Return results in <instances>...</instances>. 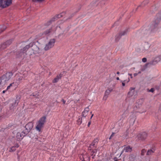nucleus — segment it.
<instances>
[{
  "label": "nucleus",
  "mask_w": 161,
  "mask_h": 161,
  "mask_svg": "<svg viewBox=\"0 0 161 161\" xmlns=\"http://www.w3.org/2000/svg\"><path fill=\"white\" fill-rule=\"evenodd\" d=\"M33 47L32 50L34 51V53L36 54L40 53L39 48L36 46H33V43L32 42L30 43L29 45H26L23 48L21 49L20 51L17 53V56L18 57L24 58L26 55V52L28 49L31 47Z\"/></svg>",
  "instance_id": "nucleus-1"
},
{
  "label": "nucleus",
  "mask_w": 161,
  "mask_h": 161,
  "mask_svg": "<svg viewBox=\"0 0 161 161\" xmlns=\"http://www.w3.org/2000/svg\"><path fill=\"white\" fill-rule=\"evenodd\" d=\"M46 117L44 116L41 118L36 123V129L39 132L41 131L46 121Z\"/></svg>",
  "instance_id": "nucleus-2"
},
{
  "label": "nucleus",
  "mask_w": 161,
  "mask_h": 161,
  "mask_svg": "<svg viewBox=\"0 0 161 161\" xmlns=\"http://www.w3.org/2000/svg\"><path fill=\"white\" fill-rule=\"evenodd\" d=\"M55 39H51L49 40V42L45 45L44 49L45 51H47L53 48L55 42Z\"/></svg>",
  "instance_id": "nucleus-3"
},
{
  "label": "nucleus",
  "mask_w": 161,
  "mask_h": 161,
  "mask_svg": "<svg viewBox=\"0 0 161 161\" xmlns=\"http://www.w3.org/2000/svg\"><path fill=\"white\" fill-rule=\"evenodd\" d=\"M13 74L11 72H8L3 75L1 78L0 80H3L4 81L6 82L9 80L12 77Z\"/></svg>",
  "instance_id": "nucleus-4"
},
{
  "label": "nucleus",
  "mask_w": 161,
  "mask_h": 161,
  "mask_svg": "<svg viewBox=\"0 0 161 161\" xmlns=\"http://www.w3.org/2000/svg\"><path fill=\"white\" fill-rule=\"evenodd\" d=\"M56 29L55 27H51V28L47 29L42 34L43 36H46L52 34L54 33Z\"/></svg>",
  "instance_id": "nucleus-5"
},
{
  "label": "nucleus",
  "mask_w": 161,
  "mask_h": 161,
  "mask_svg": "<svg viewBox=\"0 0 161 161\" xmlns=\"http://www.w3.org/2000/svg\"><path fill=\"white\" fill-rule=\"evenodd\" d=\"M137 136L139 140H143L146 138L147 134L146 132H142L138 135Z\"/></svg>",
  "instance_id": "nucleus-6"
},
{
  "label": "nucleus",
  "mask_w": 161,
  "mask_h": 161,
  "mask_svg": "<svg viewBox=\"0 0 161 161\" xmlns=\"http://www.w3.org/2000/svg\"><path fill=\"white\" fill-rule=\"evenodd\" d=\"M18 85H19L16 82H13L7 86L6 90H8L10 88H12V90H15Z\"/></svg>",
  "instance_id": "nucleus-7"
},
{
  "label": "nucleus",
  "mask_w": 161,
  "mask_h": 161,
  "mask_svg": "<svg viewBox=\"0 0 161 161\" xmlns=\"http://www.w3.org/2000/svg\"><path fill=\"white\" fill-rule=\"evenodd\" d=\"M3 2L5 4V7H6L12 3V0H0V7L2 6Z\"/></svg>",
  "instance_id": "nucleus-8"
},
{
  "label": "nucleus",
  "mask_w": 161,
  "mask_h": 161,
  "mask_svg": "<svg viewBox=\"0 0 161 161\" xmlns=\"http://www.w3.org/2000/svg\"><path fill=\"white\" fill-rule=\"evenodd\" d=\"M65 14L64 12H62V13L58 14L54 16L49 21V24L51 23V22L52 21H54L56 20H57V19L59 18L63 17Z\"/></svg>",
  "instance_id": "nucleus-9"
},
{
  "label": "nucleus",
  "mask_w": 161,
  "mask_h": 161,
  "mask_svg": "<svg viewBox=\"0 0 161 161\" xmlns=\"http://www.w3.org/2000/svg\"><path fill=\"white\" fill-rule=\"evenodd\" d=\"M63 74L60 73L52 81L53 83H56L59 80L61 79L63 76Z\"/></svg>",
  "instance_id": "nucleus-10"
},
{
  "label": "nucleus",
  "mask_w": 161,
  "mask_h": 161,
  "mask_svg": "<svg viewBox=\"0 0 161 161\" xmlns=\"http://www.w3.org/2000/svg\"><path fill=\"white\" fill-rule=\"evenodd\" d=\"M12 40H10L7 41L5 42L4 43L2 44L1 47L3 49H4L5 48H6L7 47V46L9 45L12 43Z\"/></svg>",
  "instance_id": "nucleus-11"
},
{
  "label": "nucleus",
  "mask_w": 161,
  "mask_h": 161,
  "mask_svg": "<svg viewBox=\"0 0 161 161\" xmlns=\"http://www.w3.org/2000/svg\"><path fill=\"white\" fill-rule=\"evenodd\" d=\"M19 146V145L18 143H16L14 146H12L9 148V152H14L16 150V148H18Z\"/></svg>",
  "instance_id": "nucleus-12"
},
{
  "label": "nucleus",
  "mask_w": 161,
  "mask_h": 161,
  "mask_svg": "<svg viewBox=\"0 0 161 161\" xmlns=\"http://www.w3.org/2000/svg\"><path fill=\"white\" fill-rule=\"evenodd\" d=\"M89 111V106L86 107L84 109L83 112H82V115L83 117H86L88 114V112Z\"/></svg>",
  "instance_id": "nucleus-13"
},
{
  "label": "nucleus",
  "mask_w": 161,
  "mask_h": 161,
  "mask_svg": "<svg viewBox=\"0 0 161 161\" xmlns=\"http://www.w3.org/2000/svg\"><path fill=\"white\" fill-rule=\"evenodd\" d=\"M16 99L15 100V102L14 103H13L12 104V106L14 107L16 106L19 103V100L20 99V97L18 96H17L16 97Z\"/></svg>",
  "instance_id": "nucleus-14"
},
{
  "label": "nucleus",
  "mask_w": 161,
  "mask_h": 161,
  "mask_svg": "<svg viewBox=\"0 0 161 161\" xmlns=\"http://www.w3.org/2000/svg\"><path fill=\"white\" fill-rule=\"evenodd\" d=\"M23 77L22 76L18 75L16 77V82L19 85L21 82V81L22 80Z\"/></svg>",
  "instance_id": "nucleus-15"
},
{
  "label": "nucleus",
  "mask_w": 161,
  "mask_h": 161,
  "mask_svg": "<svg viewBox=\"0 0 161 161\" xmlns=\"http://www.w3.org/2000/svg\"><path fill=\"white\" fill-rule=\"evenodd\" d=\"M132 150V148L131 147L129 146H126V147H125L124 148V150L123 151V152H131Z\"/></svg>",
  "instance_id": "nucleus-16"
},
{
  "label": "nucleus",
  "mask_w": 161,
  "mask_h": 161,
  "mask_svg": "<svg viewBox=\"0 0 161 161\" xmlns=\"http://www.w3.org/2000/svg\"><path fill=\"white\" fill-rule=\"evenodd\" d=\"M39 92H36L33 93L31 95V96H33L34 98H36V100L38 99H39L38 96H39Z\"/></svg>",
  "instance_id": "nucleus-17"
},
{
  "label": "nucleus",
  "mask_w": 161,
  "mask_h": 161,
  "mask_svg": "<svg viewBox=\"0 0 161 161\" xmlns=\"http://www.w3.org/2000/svg\"><path fill=\"white\" fill-rule=\"evenodd\" d=\"M23 137L24 136L23 135L19 132H18L17 134L16 138L17 140L18 141L20 140L21 139H22L23 138Z\"/></svg>",
  "instance_id": "nucleus-18"
},
{
  "label": "nucleus",
  "mask_w": 161,
  "mask_h": 161,
  "mask_svg": "<svg viewBox=\"0 0 161 161\" xmlns=\"http://www.w3.org/2000/svg\"><path fill=\"white\" fill-rule=\"evenodd\" d=\"M134 88L131 87L130 89V92H128V95L130 97L132 96L134 94Z\"/></svg>",
  "instance_id": "nucleus-19"
},
{
  "label": "nucleus",
  "mask_w": 161,
  "mask_h": 161,
  "mask_svg": "<svg viewBox=\"0 0 161 161\" xmlns=\"http://www.w3.org/2000/svg\"><path fill=\"white\" fill-rule=\"evenodd\" d=\"M160 15V14H157V16L158 17V16H159L160 17L159 18H157V19L155 21V24H154V27H155V28L157 27V24H158V21H159L161 19V17L160 16H159Z\"/></svg>",
  "instance_id": "nucleus-20"
},
{
  "label": "nucleus",
  "mask_w": 161,
  "mask_h": 161,
  "mask_svg": "<svg viewBox=\"0 0 161 161\" xmlns=\"http://www.w3.org/2000/svg\"><path fill=\"white\" fill-rule=\"evenodd\" d=\"M98 141V139L97 138H96L94 139L92 143L94 145V147L95 148H96L97 147V145Z\"/></svg>",
  "instance_id": "nucleus-21"
},
{
  "label": "nucleus",
  "mask_w": 161,
  "mask_h": 161,
  "mask_svg": "<svg viewBox=\"0 0 161 161\" xmlns=\"http://www.w3.org/2000/svg\"><path fill=\"white\" fill-rule=\"evenodd\" d=\"M155 150V148H153L152 149H150L148 150L147 154V155H150L152 153H153Z\"/></svg>",
  "instance_id": "nucleus-22"
},
{
  "label": "nucleus",
  "mask_w": 161,
  "mask_h": 161,
  "mask_svg": "<svg viewBox=\"0 0 161 161\" xmlns=\"http://www.w3.org/2000/svg\"><path fill=\"white\" fill-rule=\"evenodd\" d=\"M113 89H109L106 90L104 94L105 95L108 96L110 93L112 92Z\"/></svg>",
  "instance_id": "nucleus-23"
},
{
  "label": "nucleus",
  "mask_w": 161,
  "mask_h": 161,
  "mask_svg": "<svg viewBox=\"0 0 161 161\" xmlns=\"http://www.w3.org/2000/svg\"><path fill=\"white\" fill-rule=\"evenodd\" d=\"M97 152V151L96 149L92 151L91 155L92 156H93V157H92V158H93L95 156V154Z\"/></svg>",
  "instance_id": "nucleus-24"
},
{
  "label": "nucleus",
  "mask_w": 161,
  "mask_h": 161,
  "mask_svg": "<svg viewBox=\"0 0 161 161\" xmlns=\"http://www.w3.org/2000/svg\"><path fill=\"white\" fill-rule=\"evenodd\" d=\"M82 118H81L78 119L77 121V124L78 125H80L82 123Z\"/></svg>",
  "instance_id": "nucleus-25"
},
{
  "label": "nucleus",
  "mask_w": 161,
  "mask_h": 161,
  "mask_svg": "<svg viewBox=\"0 0 161 161\" xmlns=\"http://www.w3.org/2000/svg\"><path fill=\"white\" fill-rule=\"evenodd\" d=\"M6 28V27L5 26H3L1 28H0V33L3 32Z\"/></svg>",
  "instance_id": "nucleus-26"
},
{
  "label": "nucleus",
  "mask_w": 161,
  "mask_h": 161,
  "mask_svg": "<svg viewBox=\"0 0 161 161\" xmlns=\"http://www.w3.org/2000/svg\"><path fill=\"white\" fill-rule=\"evenodd\" d=\"M85 155H83L82 156L83 158V160H82V161H90V158L88 157L86 158H85Z\"/></svg>",
  "instance_id": "nucleus-27"
},
{
  "label": "nucleus",
  "mask_w": 161,
  "mask_h": 161,
  "mask_svg": "<svg viewBox=\"0 0 161 161\" xmlns=\"http://www.w3.org/2000/svg\"><path fill=\"white\" fill-rule=\"evenodd\" d=\"M93 148H95V147H94V145L92 144V143L89 146L88 149L89 150H91Z\"/></svg>",
  "instance_id": "nucleus-28"
},
{
  "label": "nucleus",
  "mask_w": 161,
  "mask_h": 161,
  "mask_svg": "<svg viewBox=\"0 0 161 161\" xmlns=\"http://www.w3.org/2000/svg\"><path fill=\"white\" fill-rule=\"evenodd\" d=\"M157 59V60H154L155 61L157 62H158L161 59V55L157 57H156V59Z\"/></svg>",
  "instance_id": "nucleus-29"
},
{
  "label": "nucleus",
  "mask_w": 161,
  "mask_h": 161,
  "mask_svg": "<svg viewBox=\"0 0 161 161\" xmlns=\"http://www.w3.org/2000/svg\"><path fill=\"white\" fill-rule=\"evenodd\" d=\"M127 32V30H125L124 31L121 32L120 34V35L121 36H122L125 35V34H126Z\"/></svg>",
  "instance_id": "nucleus-30"
},
{
  "label": "nucleus",
  "mask_w": 161,
  "mask_h": 161,
  "mask_svg": "<svg viewBox=\"0 0 161 161\" xmlns=\"http://www.w3.org/2000/svg\"><path fill=\"white\" fill-rule=\"evenodd\" d=\"M146 152V150L144 149L142 150L141 151V154L142 155H144L145 153Z\"/></svg>",
  "instance_id": "nucleus-31"
},
{
  "label": "nucleus",
  "mask_w": 161,
  "mask_h": 161,
  "mask_svg": "<svg viewBox=\"0 0 161 161\" xmlns=\"http://www.w3.org/2000/svg\"><path fill=\"white\" fill-rule=\"evenodd\" d=\"M130 80L129 78H128V79L127 80H124L122 81H124V82H125V83H128L129 82Z\"/></svg>",
  "instance_id": "nucleus-32"
},
{
  "label": "nucleus",
  "mask_w": 161,
  "mask_h": 161,
  "mask_svg": "<svg viewBox=\"0 0 161 161\" xmlns=\"http://www.w3.org/2000/svg\"><path fill=\"white\" fill-rule=\"evenodd\" d=\"M147 61V58H144L142 59V61L144 63L146 62Z\"/></svg>",
  "instance_id": "nucleus-33"
},
{
  "label": "nucleus",
  "mask_w": 161,
  "mask_h": 161,
  "mask_svg": "<svg viewBox=\"0 0 161 161\" xmlns=\"http://www.w3.org/2000/svg\"><path fill=\"white\" fill-rule=\"evenodd\" d=\"M108 96L107 95H105V94H104L103 97V99L104 100H106L108 97Z\"/></svg>",
  "instance_id": "nucleus-34"
},
{
  "label": "nucleus",
  "mask_w": 161,
  "mask_h": 161,
  "mask_svg": "<svg viewBox=\"0 0 161 161\" xmlns=\"http://www.w3.org/2000/svg\"><path fill=\"white\" fill-rule=\"evenodd\" d=\"M154 91V89L153 88H152L150 90H149V92H153Z\"/></svg>",
  "instance_id": "nucleus-35"
},
{
  "label": "nucleus",
  "mask_w": 161,
  "mask_h": 161,
  "mask_svg": "<svg viewBox=\"0 0 161 161\" xmlns=\"http://www.w3.org/2000/svg\"><path fill=\"white\" fill-rule=\"evenodd\" d=\"M61 101L62 102H63V103L64 104L65 103V102H66V101H65L64 100V99H62V100H61Z\"/></svg>",
  "instance_id": "nucleus-36"
},
{
  "label": "nucleus",
  "mask_w": 161,
  "mask_h": 161,
  "mask_svg": "<svg viewBox=\"0 0 161 161\" xmlns=\"http://www.w3.org/2000/svg\"><path fill=\"white\" fill-rule=\"evenodd\" d=\"M121 82H122V86H125V82H124V81H122Z\"/></svg>",
  "instance_id": "nucleus-37"
},
{
  "label": "nucleus",
  "mask_w": 161,
  "mask_h": 161,
  "mask_svg": "<svg viewBox=\"0 0 161 161\" xmlns=\"http://www.w3.org/2000/svg\"><path fill=\"white\" fill-rule=\"evenodd\" d=\"M31 124L30 123L27 124L25 126V127H26V128L27 129V127L29 126L30 125H31Z\"/></svg>",
  "instance_id": "nucleus-38"
},
{
  "label": "nucleus",
  "mask_w": 161,
  "mask_h": 161,
  "mask_svg": "<svg viewBox=\"0 0 161 161\" xmlns=\"http://www.w3.org/2000/svg\"><path fill=\"white\" fill-rule=\"evenodd\" d=\"M114 133H112V134H111V135L110 136V138H109L110 139L111 138H112L113 137V136H114Z\"/></svg>",
  "instance_id": "nucleus-39"
},
{
  "label": "nucleus",
  "mask_w": 161,
  "mask_h": 161,
  "mask_svg": "<svg viewBox=\"0 0 161 161\" xmlns=\"http://www.w3.org/2000/svg\"><path fill=\"white\" fill-rule=\"evenodd\" d=\"M114 161H117V158H114Z\"/></svg>",
  "instance_id": "nucleus-40"
},
{
  "label": "nucleus",
  "mask_w": 161,
  "mask_h": 161,
  "mask_svg": "<svg viewBox=\"0 0 161 161\" xmlns=\"http://www.w3.org/2000/svg\"><path fill=\"white\" fill-rule=\"evenodd\" d=\"M128 75H129L131 77V78H132V74H128Z\"/></svg>",
  "instance_id": "nucleus-41"
},
{
  "label": "nucleus",
  "mask_w": 161,
  "mask_h": 161,
  "mask_svg": "<svg viewBox=\"0 0 161 161\" xmlns=\"http://www.w3.org/2000/svg\"><path fill=\"white\" fill-rule=\"evenodd\" d=\"M90 124H91V122H89L88 123V127H89L90 125Z\"/></svg>",
  "instance_id": "nucleus-42"
},
{
  "label": "nucleus",
  "mask_w": 161,
  "mask_h": 161,
  "mask_svg": "<svg viewBox=\"0 0 161 161\" xmlns=\"http://www.w3.org/2000/svg\"><path fill=\"white\" fill-rule=\"evenodd\" d=\"M137 75H138V74H137V73H135V74H134V76H136Z\"/></svg>",
  "instance_id": "nucleus-43"
},
{
  "label": "nucleus",
  "mask_w": 161,
  "mask_h": 161,
  "mask_svg": "<svg viewBox=\"0 0 161 161\" xmlns=\"http://www.w3.org/2000/svg\"><path fill=\"white\" fill-rule=\"evenodd\" d=\"M6 90H4L3 91V93H5V92H6Z\"/></svg>",
  "instance_id": "nucleus-44"
},
{
  "label": "nucleus",
  "mask_w": 161,
  "mask_h": 161,
  "mask_svg": "<svg viewBox=\"0 0 161 161\" xmlns=\"http://www.w3.org/2000/svg\"><path fill=\"white\" fill-rule=\"evenodd\" d=\"M116 79H117V80H119V77H117V78H116Z\"/></svg>",
  "instance_id": "nucleus-45"
},
{
  "label": "nucleus",
  "mask_w": 161,
  "mask_h": 161,
  "mask_svg": "<svg viewBox=\"0 0 161 161\" xmlns=\"http://www.w3.org/2000/svg\"><path fill=\"white\" fill-rule=\"evenodd\" d=\"M117 74H118V75H119V72H118H118H117Z\"/></svg>",
  "instance_id": "nucleus-46"
},
{
  "label": "nucleus",
  "mask_w": 161,
  "mask_h": 161,
  "mask_svg": "<svg viewBox=\"0 0 161 161\" xmlns=\"http://www.w3.org/2000/svg\"><path fill=\"white\" fill-rule=\"evenodd\" d=\"M93 114H92L91 117V119L92 118V117H93Z\"/></svg>",
  "instance_id": "nucleus-47"
},
{
  "label": "nucleus",
  "mask_w": 161,
  "mask_h": 161,
  "mask_svg": "<svg viewBox=\"0 0 161 161\" xmlns=\"http://www.w3.org/2000/svg\"><path fill=\"white\" fill-rule=\"evenodd\" d=\"M32 128V126H31V127H30V128H29V129H31Z\"/></svg>",
  "instance_id": "nucleus-48"
},
{
  "label": "nucleus",
  "mask_w": 161,
  "mask_h": 161,
  "mask_svg": "<svg viewBox=\"0 0 161 161\" xmlns=\"http://www.w3.org/2000/svg\"><path fill=\"white\" fill-rule=\"evenodd\" d=\"M1 108L0 107V111H1Z\"/></svg>",
  "instance_id": "nucleus-49"
},
{
  "label": "nucleus",
  "mask_w": 161,
  "mask_h": 161,
  "mask_svg": "<svg viewBox=\"0 0 161 161\" xmlns=\"http://www.w3.org/2000/svg\"><path fill=\"white\" fill-rule=\"evenodd\" d=\"M58 24H60V23L59 22V21H58Z\"/></svg>",
  "instance_id": "nucleus-50"
},
{
  "label": "nucleus",
  "mask_w": 161,
  "mask_h": 161,
  "mask_svg": "<svg viewBox=\"0 0 161 161\" xmlns=\"http://www.w3.org/2000/svg\"><path fill=\"white\" fill-rule=\"evenodd\" d=\"M145 1H144L143 2V3H145Z\"/></svg>",
  "instance_id": "nucleus-51"
},
{
  "label": "nucleus",
  "mask_w": 161,
  "mask_h": 161,
  "mask_svg": "<svg viewBox=\"0 0 161 161\" xmlns=\"http://www.w3.org/2000/svg\"><path fill=\"white\" fill-rule=\"evenodd\" d=\"M92 112H91V114H92Z\"/></svg>",
  "instance_id": "nucleus-52"
}]
</instances>
